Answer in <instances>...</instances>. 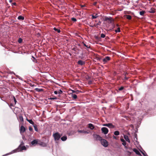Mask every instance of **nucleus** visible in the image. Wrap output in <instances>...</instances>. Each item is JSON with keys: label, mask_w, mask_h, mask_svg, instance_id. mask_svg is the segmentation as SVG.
<instances>
[{"label": "nucleus", "mask_w": 156, "mask_h": 156, "mask_svg": "<svg viewBox=\"0 0 156 156\" xmlns=\"http://www.w3.org/2000/svg\"><path fill=\"white\" fill-rule=\"evenodd\" d=\"M42 144H45L44 143H43V142H42Z\"/></svg>", "instance_id": "338daca9"}, {"label": "nucleus", "mask_w": 156, "mask_h": 156, "mask_svg": "<svg viewBox=\"0 0 156 156\" xmlns=\"http://www.w3.org/2000/svg\"><path fill=\"white\" fill-rule=\"evenodd\" d=\"M54 93L55 94H58V91H54Z\"/></svg>", "instance_id": "4d7b16f0"}, {"label": "nucleus", "mask_w": 156, "mask_h": 156, "mask_svg": "<svg viewBox=\"0 0 156 156\" xmlns=\"http://www.w3.org/2000/svg\"><path fill=\"white\" fill-rule=\"evenodd\" d=\"M145 13V11H142L140 12V14L141 16H144V14Z\"/></svg>", "instance_id": "cd10ccee"}, {"label": "nucleus", "mask_w": 156, "mask_h": 156, "mask_svg": "<svg viewBox=\"0 0 156 156\" xmlns=\"http://www.w3.org/2000/svg\"><path fill=\"white\" fill-rule=\"evenodd\" d=\"M126 152L128 153V155L129 156L130 155L133 153V151L131 152L129 151H127Z\"/></svg>", "instance_id": "4c0bfd02"}, {"label": "nucleus", "mask_w": 156, "mask_h": 156, "mask_svg": "<svg viewBox=\"0 0 156 156\" xmlns=\"http://www.w3.org/2000/svg\"><path fill=\"white\" fill-rule=\"evenodd\" d=\"M58 92V94H60L62 93V91L60 89L59 90Z\"/></svg>", "instance_id": "8fccbe9b"}, {"label": "nucleus", "mask_w": 156, "mask_h": 156, "mask_svg": "<svg viewBox=\"0 0 156 156\" xmlns=\"http://www.w3.org/2000/svg\"><path fill=\"white\" fill-rule=\"evenodd\" d=\"M24 143L22 141L21 142V143L20 144L18 147L20 149V147L22 146H24Z\"/></svg>", "instance_id": "bb28decb"}, {"label": "nucleus", "mask_w": 156, "mask_h": 156, "mask_svg": "<svg viewBox=\"0 0 156 156\" xmlns=\"http://www.w3.org/2000/svg\"><path fill=\"white\" fill-rule=\"evenodd\" d=\"M32 58H33V59H34L33 60V62H36V61L37 60H36V58H35L33 56H32Z\"/></svg>", "instance_id": "37998d69"}, {"label": "nucleus", "mask_w": 156, "mask_h": 156, "mask_svg": "<svg viewBox=\"0 0 156 156\" xmlns=\"http://www.w3.org/2000/svg\"><path fill=\"white\" fill-rule=\"evenodd\" d=\"M20 130L21 133H23L25 131V128L23 126H21Z\"/></svg>", "instance_id": "9b49d317"}, {"label": "nucleus", "mask_w": 156, "mask_h": 156, "mask_svg": "<svg viewBox=\"0 0 156 156\" xmlns=\"http://www.w3.org/2000/svg\"><path fill=\"white\" fill-rule=\"evenodd\" d=\"M88 127L91 130H93L95 128L94 126L91 123L88 124Z\"/></svg>", "instance_id": "4468645a"}, {"label": "nucleus", "mask_w": 156, "mask_h": 156, "mask_svg": "<svg viewBox=\"0 0 156 156\" xmlns=\"http://www.w3.org/2000/svg\"><path fill=\"white\" fill-rule=\"evenodd\" d=\"M104 20L105 21H108V22L110 23H111L112 22L114 21L113 20L111 17H105L104 19Z\"/></svg>", "instance_id": "20e7f679"}, {"label": "nucleus", "mask_w": 156, "mask_h": 156, "mask_svg": "<svg viewBox=\"0 0 156 156\" xmlns=\"http://www.w3.org/2000/svg\"><path fill=\"white\" fill-rule=\"evenodd\" d=\"M24 19V18L23 16L21 15H20L18 17V19L21 20H23Z\"/></svg>", "instance_id": "aec40b11"}, {"label": "nucleus", "mask_w": 156, "mask_h": 156, "mask_svg": "<svg viewBox=\"0 0 156 156\" xmlns=\"http://www.w3.org/2000/svg\"><path fill=\"white\" fill-rule=\"evenodd\" d=\"M67 137L66 135H64L60 138L61 140L63 141H66L67 139Z\"/></svg>", "instance_id": "dca6fc26"}, {"label": "nucleus", "mask_w": 156, "mask_h": 156, "mask_svg": "<svg viewBox=\"0 0 156 156\" xmlns=\"http://www.w3.org/2000/svg\"><path fill=\"white\" fill-rule=\"evenodd\" d=\"M35 90L36 91L38 92H41L43 91L42 89H40L37 88H36Z\"/></svg>", "instance_id": "412c9836"}, {"label": "nucleus", "mask_w": 156, "mask_h": 156, "mask_svg": "<svg viewBox=\"0 0 156 156\" xmlns=\"http://www.w3.org/2000/svg\"><path fill=\"white\" fill-rule=\"evenodd\" d=\"M126 74H125V77H124V80H127L128 79V77H127L126 75H125Z\"/></svg>", "instance_id": "5fc2aeb1"}, {"label": "nucleus", "mask_w": 156, "mask_h": 156, "mask_svg": "<svg viewBox=\"0 0 156 156\" xmlns=\"http://www.w3.org/2000/svg\"><path fill=\"white\" fill-rule=\"evenodd\" d=\"M124 146V147L125 149H129L130 150H132V149L131 148L129 147H127V146H126V145H125V146Z\"/></svg>", "instance_id": "c03bdc74"}, {"label": "nucleus", "mask_w": 156, "mask_h": 156, "mask_svg": "<svg viewBox=\"0 0 156 156\" xmlns=\"http://www.w3.org/2000/svg\"><path fill=\"white\" fill-rule=\"evenodd\" d=\"M141 153L143 154L144 156H148L147 155V153H146V152L144 151H140Z\"/></svg>", "instance_id": "c756f323"}, {"label": "nucleus", "mask_w": 156, "mask_h": 156, "mask_svg": "<svg viewBox=\"0 0 156 156\" xmlns=\"http://www.w3.org/2000/svg\"><path fill=\"white\" fill-rule=\"evenodd\" d=\"M16 5V2H13L12 4V6H13V5Z\"/></svg>", "instance_id": "6e6d98bb"}, {"label": "nucleus", "mask_w": 156, "mask_h": 156, "mask_svg": "<svg viewBox=\"0 0 156 156\" xmlns=\"http://www.w3.org/2000/svg\"><path fill=\"white\" fill-rule=\"evenodd\" d=\"M16 76H17V78L18 79H20L22 80H23V79L21 77H20V76H19L18 75H16Z\"/></svg>", "instance_id": "3c124183"}, {"label": "nucleus", "mask_w": 156, "mask_h": 156, "mask_svg": "<svg viewBox=\"0 0 156 156\" xmlns=\"http://www.w3.org/2000/svg\"><path fill=\"white\" fill-rule=\"evenodd\" d=\"M145 112L147 114H151L153 110L152 108H146Z\"/></svg>", "instance_id": "6e6552de"}, {"label": "nucleus", "mask_w": 156, "mask_h": 156, "mask_svg": "<svg viewBox=\"0 0 156 156\" xmlns=\"http://www.w3.org/2000/svg\"><path fill=\"white\" fill-rule=\"evenodd\" d=\"M27 150V148L24 145L23 146H22L20 147V148L19 150L20 151H22L23 150Z\"/></svg>", "instance_id": "6ab92c4d"}, {"label": "nucleus", "mask_w": 156, "mask_h": 156, "mask_svg": "<svg viewBox=\"0 0 156 156\" xmlns=\"http://www.w3.org/2000/svg\"><path fill=\"white\" fill-rule=\"evenodd\" d=\"M149 12L150 13H154L155 12V11L154 9H153L152 8H151L149 11Z\"/></svg>", "instance_id": "a878e982"}, {"label": "nucleus", "mask_w": 156, "mask_h": 156, "mask_svg": "<svg viewBox=\"0 0 156 156\" xmlns=\"http://www.w3.org/2000/svg\"><path fill=\"white\" fill-rule=\"evenodd\" d=\"M124 138L125 140L129 143H130V140L128 136L126 135H124Z\"/></svg>", "instance_id": "f3484780"}, {"label": "nucleus", "mask_w": 156, "mask_h": 156, "mask_svg": "<svg viewBox=\"0 0 156 156\" xmlns=\"http://www.w3.org/2000/svg\"><path fill=\"white\" fill-rule=\"evenodd\" d=\"M71 96L74 99H76L77 98V96L75 94H72Z\"/></svg>", "instance_id": "b1692460"}, {"label": "nucleus", "mask_w": 156, "mask_h": 156, "mask_svg": "<svg viewBox=\"0 0 156 156\" xmlns=\"http://www.w3.org/2000/svg\"><path fill=\"white\" fill-rule=\"evenodd\" d=\"M72 49L73 50L75 51H79V50L78 48H73Z\"/></svg>", "instance_id": "58836bf2"}, {"label": "nucleus", "mask_w": 156, "mask_h": 156, "mask_svg": "<svg viewBox=\"0 0 156 156\" xmlns=\"http://www.w3.org/2000/svg\"><path fill=\"white\" fill-rule=\"evenodd\" d=\"M89 25L90 26V27H94V25H90L89 24Z\"/></svg>", "instance_id": "680f3d73"}, {"label": "nucleus", "mask_w": 156, "mask_h": 156, "mask_svg": "<svg viewBox=\"0 0 156 156\" xmlns=\"http://www.w3.org/2000/svg\"><path fill=\"white\" fill-rule=\"evenodd\" d=\"M10 3H11L12 2V0H9V1Z\"/></svg>", "instance_id": "0e129e2a"}, {"label": "nucleus", "mask_w": 156, "mask_h": 156, "mask_svg": "<svg viewBox=\"0 0 156 156\" xmlns=\"http://www.w3.org/2000/svg\"><path fill=\"white\" fill-rule=\"evenodd\" d=\"M100 141L101 145H103L104 147H106L108 146V142L105 139H102Z\"/></svg>", "instance_id": "f03ea898"}, {"label": "nucleus", "mask_w": 156, "mask_h": 156, "mask_svg": "<svg viewBox=\"0 0 156 156\" xmlns=\"http://www.w3.org/2000/svg\"><path fill=\"white\" fill-rule=\"evenodd\" d=\"M103 126H107L109 128H113L115 127V126L113 125L112 123H111L104 124Z\"/></svg>", "instance_id": "423d86ee"}, {"label": "nucleus", "mask_w": 156, "mask_h": 156, "mask_svg": "<svg viewBox=\"0 0 156 156\" xmlns=\"http://www.w3.org/2000/svg\"><path fill=\"white\" fill-rule=\"evenodd\" d=\"M22 138L24 140H26L25 137L24 136H23Z\"/></svg>", "instance_id": "e2e57ef3"}, {"label": "nucleus", "mask_w": 156, "mask_h": 156, "mask_svg": "<svg viewBox=\"0 0 156 156\" xmlns=\"http://www.w3.org/2000/svg\"><path fill=\"white\" fill-rule=\"evenodd\" d=\"M97 15H98V14H96L95 15V16H94L93 15H91V16H92V19H95L97 17H98V16Z\"/></svg>", "instance_id": "2f4dec72"}, {"label": "nucleus", "mask_w": 156, "mask_h": 156, "mask_svg": "<svg viewBox=\"0 0 156 156\" xmlns=\"http://www.w3.org/2000/svg\"><path fill=\"white\" fill-rule=\"evenodd\" d=\"M38 141L37 139H35L32 141L31 144L32 145H35L38 144Z\"/></svg>", "instance_id": "f8f14e48"}, {"label": "nucleus", "mask_w": 156, "mask_h": 156, "mask_svg": "<svg viewBox=\"0 0 156 156\" xmlns=\"http://www.w3.org/2000/svg\"><path fill=\"white\" fill-rule=\"evenodd\" d=\"M13 99H14V101L15 102V104H16V102H17V101L16 100V99L15 98L14 96H13Z\"/></svg>", "instance_id": "09e8293b"}, {"label": "nucleus", "mask_w": 156, "mask_h": 156, "mask_svg": "<svg viewBox=\"0 0 156 156\" xmlns=\"http://www.w3.org/2000/svg\"><path fill=\"white\" fill-rule=\"evenodd\" d=\"M71 20L73 21L74 22H76V19L74 17L72 18H71Z\"/></svg>", "instance_id": "a18cd8bd"}, {"label": "nucleus", "mask_w": 156, "mask_h": 156, "mask_svg": "<svg viewBox=\"0 0 156 156\" xmlns=\"http://www.w3.org/2000/svg\"><path fill=\"white\" fill-rule=\"evenodd\" d=\"M126 16V18L127 19H128V20H130L132 18V17L131 16H130V15H127Z\"/></svg>", "instance_id": "f704fd0d"}, {"label": "nucleus", "mask_w": 156, "mask_h": 156, "mask_svg": "<svg viewBox=\"0 0 156 156\" xmlns=\"http://www.w3.org/2000/svg\"><path fill=\"white\" fill-rule=\"evenodd\" d=\"M27 120L28 121L30 124L33 125L34 123L32 119H28L27 118H26Z\"/></svg>", "instance_id": "4be33fe9"}, {"label": "nucleus", "mask_w": 156, "mask_h": 156, "mask_svg": "<svg viewBox=\"0 0 156 156\" xmlns=\"http://www.w3.org/2000/svg\"><path fill=\"white\" fill-rule=\"evenodd\" d=\"M135 139L134 140L135 141H136L137 140V135L136 134H135Z\"/></svg>", "instance_id": "603ef678"}, {"label": "nucleus", "mask_w": 156, "mask_h": 156, "mask_svg": "<svg viewBox=\"0 0 156 156\" xmlns=\"http://www.w3.org/2000/svg\"><path fill=\"white\" fill-rule=\"evenodd\" d=\"M120 140L122 142V144L123 146H125V145H126V143L125 140L123 138H121Z\"/></svg>", "instance_id": "a211bd4d"}, {"label": "nucleus", "mask_w": 156, "mask_h": 156, "mask_svg": "<svg viewBox=\"0 0 156 156\" xmlns=\"http://www.w3.org/2000/svg\"><path fill=\"white\" fill-rule=\"evenodd\" d=\"M71 91H72V94H73V93H75L76 94H77V92H81L80 91L78 90H77L76 91H75V90H71Z\"/></svg>", "instance_id": "473e14b6"}, {"label": "nucleus", "mask_w": 156, "mask_h": 156, "mask_svg": "<svg viewBox=\"0 0 156 156\" xmlns=\"http://www.w3.org/2000/svg\"><path fill=\"white\" fill-rule=\"evenodd\" d=\"M101 38H104L105 37V35L104 34L102 33L101 34Z\"/></svg>", "instance_id": "79ce46f5"}, {"label": "nucleus", "mask_w": 156, "mask_h": 156, "mask_svg": "<svg viewBox=\"0 0 156 156\" xmlns=\"http://www.w3.org/2000/svg\"><path fill=\"white\" fill-rule=\"evenodd\" d=\"M18 41L19 43H21L23 41V39L21 38H19Z\"/></svg>", "instance_id": "72a5a7b5"}, {"label": "nucleus", "mask_w": 156, "mask_h": 156, "mask_svg": "<svg viewBox=\"0 0 156 156\" xmlns=\"http://www.w3.org/2000/svg\"><path fill=\"white\" fill-rule=\"evenodd\" d=\"M68 135H69V136H70V133H68Z\"/></svg>", "instance_id": "774afa93"}, {"label": "nucleus", "mask_w": 156, "mask_h": 156, "mask_svg": "<svg viewBox=\"0 0 156 156\" xmlns=\"http://www.w3.org/2000/svg\"><path fill=\"white\" fill-rule=\"evenodd\" d=\"M113 138L115 140H117V137L115 136H113Z\"/></svg>", "instance_id": "052dcab7"}, {"label": "nucleus", "mask_w": 156, "mask_h": 156, "mask_svg": "<svg viewBox=\"0 0 156 156\" xmlns=\"http://www.w3.org/2000/svg\"><path fill=\"white\" fill-rule=\"evenodd\" d=\"M85 62L81 60H79L77 62V64L80 65H83L85 64Z\"/></svg>", "instance_id": "2eb2a0df"}, {"label": "nucleus", "mask_w": 156, "mask_h": 156, "mask_svg": "<svg viewBox=\"0 0 156 156\" xmlns=\"http://www.w3.org/2000/svg\"><path fill=\"white\" fill-rule=\"evenodd\" d=\"M19 119L21 122L23 121V116L22 115H20L19 116Z\"/></svg>", "instance_id": "c85d7f7f"}, {"label": "nucleus", "mask_w": 156, "mask_h": 156, "mask_svg": "<svg viewBox=\"0 0 156 156\" xmlns=\"http://www.w3.org/2000/svg\"><path fill=\"white\" fill-rule=\"evenodd\" d=\"M10 74H14V75H15V73L13 72H12V71L11 72H10Z\"/></svg>", "instance_id": "bf43d9fd"}, {"label": "nucleus", "mask_w": 156, "mask_h": 156, "mask_svg": "<svg viewBox=\"0 0 156 156\" xmlns=\"http://www.w3.org/2000/svg\"><path fill=\"white\" fill-rule=\"evenodd\" d=\"M78 133H87L88 134L89 133V132L87 131H85L84 130H78L77 131Z\"/></svg>", "instance_id": "ddd939ff"}, {"label": "nucleus", "mask_w": 156, "mask_h": 156, "mask_svg": "<svg viewBox=\"0 0 156 156\" xmlns=\"http://www.w3.org/2000/svg\"><path fill=\"white\" fill-rule=\"evenodd\" d=\"M115 32L116 33L120 32V28L119 27H118L117 30H115Z\"/></svg>", "instance_id": "e433bc0d"}, {"label": "nucleus", "mask_w": 156, "mask_h": 156, "mask_svg": "<svg viewBox=\"0 0 156 156\" xmlns=\"http://www.w3.org/2000/svg\"><path fill=\"white\" fill-rule=\"evenodd\" d=\"M97 4V2H95L94 3V5H96V4Z\"/></svg>", "instance_id": "69168bd1"}, {"label": "nucleus", "mask_w": 156, "mask_h": 156, "mask_svg": "<svg viewBox=\"0 0 156 156\" xmlns=\"http://www.w3.org/2000/svg\"><path fill=\"white\" fill-rule=\"evenodd\" d=\"M110 60V58L109 56H106L103 59V61L104 62V63H105L108 61Z\"/></svg>", "instance_id": "1a4fd4ad"}, {"label": "nucleus", "mask_w": 156, "mask_h": 156, "mask_svg": "<svg viewBox=\"0 0 156 156\" xmlns=\"http://www.w3.org/2000/svg\"><path fill=\"white\" fill-rule=\"evenodd\" d=\"M53 30L55 31H57L58 33H59L61 32L60 30L59 29H57L56 27H54Z\"/></svg>", "instance_id": "7c9ffc66"}, {"label": "nucleus", "mask_w": 156, "mask_h": 156, "mask_svg": "<svg viewBox=\"0 0 156 156\" xmlns=\"http://www.w3.org/2000/svg\"><path fill=\"white\" fill-rule=\"evenodd\" d=\"M133 151L136 154L140 156H142L139 151L136 148H133Z\"/></svg>", "instance_id": "9d476101"}, {"label": "nucleus", "mask_w": 156, "mask_h": 156, "mask_svg": "<svg viewBox=\"0 0 156 156\" xmlns=\"http://www.w3.org/2000/svg\"><path fill=\"white\" fill-rule=\"evenodd\" d=\"M114 134L115 136H118L119 135L120 133L119 131L116 130L114 132Z\"/></svg>", "instance_id": "393cba45"}, {"label": "nucleus", "mask_w": 156, "mask_h": 156, "mask_svg": "<svg viewBox=\"0 0 156 156\" xmlns=\"http://www.w3.org/2000/svg\"><path fill=\"white\" fill-rule=\"evenodd\" d=\"M93 136L94 138L97 140L101 141L102 139L101 137L98 135L94 134Z\"/></svg>", "instance_id": "0eeeda50"}, {"label": "nucleus", "mask_w": 156, "mask_h": 156, "mask_svg": "<svg viewBox=\"0 0 156 156\" xmlns=\"http://www.w3.org/2000/svg\"><path fill=\"white\" fill-rule=\"evenodd\" d=\"M20 149L18 147L17 148H16V149H14L13 150H12L11 152L9 153H7V154H5V155H9V154H13V153H16V152H20Z\"/></svg>", "instance_id": "7ed1b4c3"}, {"label": "nucleus", "mask_w": 156, "mask_h": 156, "mask_svg": "<svg viewBox=\"0 0 156 156\" xmlns=\"http://www.w3.org/2000/svg\"><path fill=\"white\" fill-rule=\"evenodd\" d=\"M101 23V22L99 21L98 23H97L96 24H94V27H96V26L98 25H100Z\"/></svg>", "instance_id": "c9c22d12"}, {"label": "nucleus", "mask_w": 156, "mask_h": 156, "mask_svg": "<svg viewBox=\"0 0 156 156\" xmlns=\"http://www.w3.org/2000/svg\"><path fill=\"white\" fill-rule=\"evenodd\" d=\"M57 98L56 97H54V98H51L50 99L51 100H56L57 99Z\"/></svg>", "instance_id": "864d4df0"}, {"label": "nucleus", "mask_w": 156, "mask_h": 156, "mask_svg": "<svg viewBox=\"0 0 156 156\" xmlns=\"http://www.w3.org/2000/svg\"><path fill=\"white\" fill-rule=\"evenodd\" d=\"M92 81L91 80L89 81L88 82V84H91L92 83Z\"/></svg>", "instance_id": "13d9d810"}, {"label": "nucleus", "mask_w": 156, "mask_h": 156, "mask_svg": "<svg viewBox=\"0 0 156 156\" xmlns=\"http://www.w3.org/2000/svg\"><path fill=\"white\" fill-rule=\"evenodd\" d=\"M83 44L84 46L86 47L87 48H90V46H88V45H87L83 43Z\"/></svg>", "instance_id": "ea45409f"}, {"label": "nucleus", "mask_w": 156, "mask_h": 156, "mask_svg": "<svg viewBox=\"0 0 156 156\" xmlns=\"http://www.w3.org/2000/svg\"><path fill=\"white\" fill-rule=\"evenodd\" d=\"M29 130L30 131H33V128L31 127V126H30L29 127Z\"/></svg>", "instance_id": "de8ad7c7"}, {"label": "nucleus", "mask_w": 156, "mask_h": 156, "mask_svg": "<svg viewBox=\"0 0 156 156\" xmlns=\"http://www.w3.org/2000/svg\"><path fill=\"white\" fill-rule=\"evenodd\" d=\"M33 126L34 127L35 130L36 132L38 131V129L37 128V125L36 124H34Z\"/></svg>", "instance_id": "5701e85b"}, {"label": "nucleus", "mask_w": 156, "mask_h": 156, "mask_svg": "<svg viewBox=\"0 0 156 156\" xmlns=\"http://www.w3.org/2000/svg\"><path fill=\"white\" fill-rule=\"evenodd\" d=\"M7 104L9 106V107H12V106H13L14 105L12 103H11L10 104H9L7 102Z\"/></svg>", "instance_id": "49530a36"}, {"label": "nucleus", "mask_w": 156, "mask_h": 156, "mask_svg": "<svg viewBox=\"0 0 156 156\" xmlns=\"http://www.w3.org/2000/svg\"><path fill=\"white\" fill-rule=\"evenodd\" d=\"M124 89V87L123 86H121L119 89V91H121L122 90Z\"/></svg>", "instance_id": "a19ab883"}, {"label": "nucleus", "mask_w": 156, "mask_h": 156, "mask_svg": "<svg viewBox=\"0 0 156 156\" xmlns=\"http://www.w3.org/2000/svg\"><path fill=\"white\" fill-rule=\"evenodd\" d=\"M101 130L102 131V132L105 135L107 134L108 132V130L106 127H102Z\"/></svg>", "instance_id": "39448f33"}, {"label": "nucleus", "mask_w": 156, "mask_h": 156, "mask_svg": "<svg viewBox=\"0 0 156 156\" xmlns=\"http://www.w3.org/2000/svg\"><path fill=\"white\" fill-rule=\"evenodd\" d=\"M62 134L59 133L58 132H57L53 134V136L54 138L55 141H58L60 139L62 136Z\"/></svg>", "instance_id": "f257e3e1"}]
</instances>
